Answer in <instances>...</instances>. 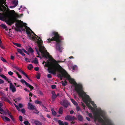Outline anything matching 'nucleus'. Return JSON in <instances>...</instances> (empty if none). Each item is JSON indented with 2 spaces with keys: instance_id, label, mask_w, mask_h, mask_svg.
<instances>
[{
  "instance_id": "6",
  "label": "nucleus",
  "mask_w": 125,
  "mask_h": 125,
  "mask_svg": "<svg viewBox=\"0 0 125 125\" xmlns=\"http://www.w3.org/2000/svg\"><path fill=\"white\" fill-rule=\"evenodd\" d=\"M66 78L69 80L71 84H74L75 85V90L77 93L78 94L79 93L78 92V90L80 92L82 93L84 92L83 90L82 85L81 84H77L73 79L71 78L70 75L68 74Z\"/></svg>"
},
{
  "instance_id": "10",
  "label": "nucleus",
  "mask_w": 125,
  "mask_h": 125,
  "mask_svg": "<svg viewBox=\"0 0 125 125\" xmlns=\"http://www.w3.org/2000/svg\"><path fill=\"white\" fill-rule=\"evenodd\" d=\"M20 81L22 84H23L24 83H25L26 85L27 86L29 87L31 89V91L33 89V87L32 86H31V85L28 83L27 82L25 81L23 79H21V80Z\"/></svg>"
},
{
  "instance_id": "19",
  "label": "nucleus",
  "mask_w": 125,
  "mask_h": 125,
  "mask_svg": "<svg viewBox=\"0 0 125 125\" xmlns=\"http://www.w3.org/2000/svg\"><path fill=\"white\" fill-rule=\"evenodd\" d=\"M78 119L80 121H82L83 120V117L82 116L80 115H79L77 116Z\"/></svg>"
},
{
  "instance_id": "27",
  "label": "nucleus",
  "mask_w": 125,
  "mask_h": 125,
  "mask_svg": "<svg viewBox=\"0 0 125 125\" xmlns=\"http://www.w3.org/2000/svg\"><path fill=\"white\" fill-rule=\"evenodd\" d=\"M51 111L52 115L54 116L56 115V112L52 109Z\"/></svg>"
},
{
  "instance_id": "57",
  "label": "nucleus",
  "mask_w": 125,
  "mask_h": 125,
  "mask_svg": "<svg viewBox=\"0 0 125 125\" xmlns=\"http://www.w3.org/2000/svg\"><path fill=\"white\" fill-rule=\"evenodd\" d=\"M88 115L89 117H90L92 118L93 117V115L91 113H89L88 114Z\"/></svg>"
},
{
  "instance_id": "41",
  "label": "nucleus",
  "mask_w": 125,
  "mask_h": 125,
  "mask_svg": "<svg viewBox=\"0 0 125 125\" xmlns=\"http://www.w3.org/2000/svg\"><path fill=\"white\" fill-rule=\"evenodd\" d=\"M36 39H37V38L33 36L31 40H35Z\"/></svg>"
},
{
  "instance_id": "36",
  "label": "nucleus",
  "mask_w": 125,
  "mask_h": 125,
  "mask_svg": "<svg viewBox=\"0 0 125 125\" xmlns=\"http://www.w3.org/2000/svg\"><path fill=\"white\" fill-rule=\"evenodd\" d=\"M1 60L4 62H7V61L2 57H1L0 58Z\"/></svg>"
},
{
  "instance_id": "61",
  "label": "nucleus",
  "mask_w": 125,
  "mask_h": 125,
  "mask_svg": "<svg viewBox=\"0 0 125 125\" xmlns=\"http://www.w3.org/2000/svg\"><path fill=\"white\" fill-rule=\"evenodd\" d=\"M15 30L16 31H20V32H21V30H20L19 29V28H17V29L15 28Z\"/></svg>"
},
{
  "instance_id": "55",
  "label": "nucleus",
  "mask_w": 125,
  "mask_h": 125,
  "mask_svg": "<svg viewBox=\"0 0 125 125\" xmlns=\"http://www.w3.org/2000/svg\"><path fill=\"white\" fill-rule=\"evenodd\" d=\"M7 113H8V115L10 116V115H11V113H10V112H9V111L8 110H7Z\"/></svg>"
},
{
  "instance_id": "51",
  "label": "nucleus",
  "mask_w": 125,
  "mask_h": 125,
  "mask_svg": "<svg viewBox=\"0 0 125 125\" xmlns=\"http://www.w3.org/2000/svg\"><path fill=\"white\" fill-rule=\"evenodd\" d=\"M8 73L10 75H12L13 74V73L11 71H9L8 72Z\"/></svg>"
},
{
  "instance_id": "60",
  "label": "nucleus",
  "mask_w": 125,
  "mask_h": 125,
  "mask_svg": "<svg viewBox=\"0 0 125 125\" xmlns=\"http://www.w3.org/2000/svg\"><path fill=\"white\" fill-rule=\"evenodd\" d=\"M48 78H51L52 77V76L50 74H48L47 76Z\"/></svg>"
},
{
  "instance_id": "40",
  "label": "nucleus",
  "mask_w": 125,
  "mask_h": 125,
  "mask_svg": "<svg viewBox=\"0 0 125 125\" xmlns=\"http://www.w3.org/2000/svg\"><path fill=\"white\" fill-rule=\"evenodd\" d=\"M23 123L24 124L26 125H28L29 124H29V122L28 121H25Z\"/></svg>"
},
{
  "instance_id": "16",
  "label": "nucleus",
  "mask_w": 125,
  "mask_h": 125,
  "mask_svg": "<svg viewBox=\"0 0 125 125\" xmlns=\"http://www.w3.org/2000/svg\"><path fill=\"white\" fill-rule=\"evenodd\" d=\"M36 125H42V123L37 120H33Z\"/></svg>"
},
{
  "instance_id": "25",
  "label": "nucleus",
  "mask_w": 125,
  "mask_h": 125,
  "mask_svg": "<svg viewBox=\"0 0 125 125\" xmlns=\"http://www.w3.org/2000/svg\"><path fill=\"white\" fill-rule=\"evenodd\" d=\"M26 27H27V29H26V32L27 34L29 35L31 34V33L30 31V30H29L28 28H29L28 27H27V26Z\"/></svg>"
},
{
  "instance_id": "58",
  "label": "nucleus",
  "mask_w": 125,
  "mask_h": 125,
  "mask_svg": "<svg viewBox=\"0 0 125 125\" xmlns=\"http://www.w3.org/2000/svg\"><path fill=\"white\" fill-rule=\"evenodd\" d=\"M4 81L1 79H0V84H2L4 83Z\"/></svg>"
},
{
  "instance_id": "30",
  "label": "nucleus",
  "mask_w": 125,
  "mask_h": 125,
  "mask_svg": "<svg viewBox=\"0 0 125 125\" xmlns=\"http://www.w3.org/2000/svg\"><path fill=\"white\" fill-rule=\"evenodd\" d=\"M13 44L18 47H20L21 46V44L19 43H14Z\"/></svg>"
},
{
  "instance_id": "21",
  "label": "nucleus",
  "mask_w": 125,
  "mask_h": 125,
  "mask_svg": "<svg viewBox=\"0 0 125 125\" xmlns=\"http://www.w3.org/2000/svg\"><path fill=\"white\" fill-rule=\"evenodd\" d=\"M63 107H60L58 111L59 113L61 114H62L63 112Z\"/></svg>"
},
{
  "instance_id": "11",
  "label": "nucleus",
  "mask_w": 125,
  "mask_h": 125,
  "mask_svg": "<svg viewBox=\"0 0 125 125\" xmlns=\"http://www.w3.org/2000/svg\"><path fill=\"white\" fill-rule=\"evenodd\" d=\"M60 104L65 108H67L68 106L69 103L68 102L65 101H63L60 102Z\"/></svg>"
},
{
  "instance_id": "8",
  "label": "nucleus",
  "mask_w": 125,
  "mask_h": 125,
  "mask_svg": "<svg viewBox=\"0 0 125 125\" xmlns=\"http://www.w3.org/2000/svg\"><path fill=\"white\" fill-rule=\"evenodd\" d=\"M6 0H0V11L4 12L6 9V7L3 5L7 6L6 5Z\"/></svg>"
},
{
  "instance_id": "56",
  "label": "nucleus",
  "mask_w": 125,
  "mask_h": 125,
  "mask_svg": "<svg viewBox=\"0 0 125 125\" xmlns=\"http://www.w3.org/2000/svg\"><path fill=\"white\" fill-rule=\"evenodd\" d=\"M21 97H18V98L15 99V100L17 101H19L21 100Z\"/></svg>"
},
{
  "instance_id": "33",
  "label": "nucleus",
  "mask_w": 125,
  "mask_h": 125,
  "mask_svg": "<svg viewBox=\"0 0 125 125\" xmlns=\"http://www.w3.org/2000/svg\"><path fill=\"white\" fill-rule=\"evenodd\" d=\"M37 59L36 58H35V59L33 60L32 62H33L35 64L38 63V61L37 60Z\"/></svg>"
},
{
  "instance_id": "29",
  "label": "nucleus",
  "mask_w": 125,
  "mask_h": 125,
  "mask_svg": "<svg viewBox=\"0 0 125 125\" xmlns=\"http://www.w3.org/2000/svg\"><path fill=\"white\" fill-rule=\"evenodd\" d=\"M33 68V66L31 64H29L28 67V68L30 70H31Z\"/></svg>"
},
{
  "instance_id": "7",
  "label": "nucleus",
  "mask_w": 125,
  "mask_h": 125,
  "mask_svg": "<svg viewBox=\"0 0 125 125\" xmlns=\"http://www.w3.org/2000/svg\"><path fill=\"white\" fill-rule=\"evenodd\" d=\"M101 116L104 118L103 115L101 112H97L95 114V115L94 116V121L96 122L97 120L100 123H103L104 125H106V124L104 120L101 117Z\"/></svg>"
},
{
  "instance_id": "48",
  "label": "nucleus",
  "mask_w": 125,
  "mask_h": 125,
  "mask_svg": "<svg viewBox=\"0 0 125 125\" xmlns=\"http://www.w3.org/2000/svg\"><path fill=\"white\" fill-rule=\"evenodd\" d=\"M56 87V85H52L51 86L52 88L53 89L55 88Z\"/></svg>"
},
{
  "instance_id": "9",
  "label": "nucleus",
  "mask_w": 125,
  "mask_h": 125,
  "mask_svg": "<svg viewBox=\"0 0 125 125\" xmlns=\"http://www.w3.org/2000/svg\"><path fill=\"white\" fill-rule=\"evenodd\" d=\"M76 119V118L74 116L70 115H67L65 117V119L69 121H74Z\"/></svg>"
},
{
  "instance_id": "62",
  "label": "nucleus",
  "mask_w": 125,
  "mask_h": 125,
  "mask_svg": "<svg viewBox=\"0 0 125 125\" xmlns=\"http://www.w3.org/2000/svg\"><path fill=\"white\" fill-rule=\"evenodd\" d=\"M39 69V68L38 67H36L34 68V70L36 71H37Z\"/></svg>"
},
{
  "instance_id": "64",
  "label": "nucleus",
  "mask_w": 125,
  "mask_h": 125,
  "mask_svg": "<svg viewBox=\"0 0 125 125\" xmlns=\"http://www.w3.org/2000/svg\"><path fill=\"white\" fill-rule=\"evenodd\" d=\"M38 93L39 94H40L41 95H42L43 94V93L41 91H39V92H38Z\"/></svg>"
},
{
  "instance_id": "52",
  "label": "nucleus",
  "mask_w": 125,
  "mask_h": 125,
  "mask_svg": "<svg viewBox=\"0 0 125 125\" xmlns=\"http://www.w3.org/2000/svg\"><path fill=\"white\" fill-rule=\"evenodd\" d=\"M15 12V11L14 10H11L9 11V13L11 14L14 13Z\"/></svg>"
},
{
  "instance_id": "54",
  "label": "nucleus",
  "mask_w": 125,
  "mask_h": 125,
  "mask_svg": "<svg viewBox=\"0 0 125 125\" xmlns=\"http://www.w3.org/2000/svg\"><path fill=\"white\" fill-rule=\"evenodd\" d=\"M28 35V36L29 37L30 39H31L33 35H32L31 33L29 34Z\"/></svg>"
},
{
  "instance_id": "47",
  "label": "nucleus",
  "mask_w": 125,
  "mask_h": 125,
  "mask_svg": "<svg viewBox=\"0 0 125 125\" xmlns=\"http://www.w3.org/2000/svg\"><path fill=\"white\" fill-rule=\"evenodd\" d=\"M62 85L64 86H65L66 85V84L63 81H62Z\"/></svg>"
},
{
  "instance_id": "3",
  "label": "nucleus",
  "mask_w": 125,
  "mask_h": 125,
  "mask_svg": "<svg viewBox=\"0 0 125 125\" xmlns=\"http://www.w3.org/2000/svg\"><path fill=\"white\" fill-rule=\"evenodd\" d=\"M37 40H38L37 43L39 48H35V49L38 54L39 55V50L42 53L43 57L46 59H50L52 58V56L50 55L49 53L47 52L45 47L43 46V42L42 40L38 39H37Z\"/></svg>"
},
{
  "instance_id": "23",
  "label": "nucleus",
  "mask_w": 125,
  "mask_h": 125,
  "mask_svg": "<svg viewBox=\"0 0 125 125\" xmlns=\"http://www.w3.org/2000/svg\"><path fill=\"white\" fill-rule=\"evenodd\" d=\"M90 101H89V102L91 103V104H92V105L94 107H96L97 106L96 104H94V102L93 101H91V99L90 98Z\"/></svg>"
},
{
  "instance_id": "5",
  "label": "nucleus",
  "mask_w": 125,
  "mask_h": 125,
  "mask_svg": "<svg viewBox=\"0 0 125 125\" xmlns=\"http://www.w3.org/2000/svg\"><path fill=\"white\" fill-rule=\"evenodd\" d=\"M78 91L79 93V95L82 98L83 101L86 104L87 106L91 110H93L94 109L93 108L91 105L90 103H88L89 101H90L89 96L87 95L84 92L82 93L79 90H78Z\"/></svg>"
},
{
  "instance_id": "22",
  "label": "nucleus",
  "mask_w": 125,
  "mask_h": 125,
  "mask_svg": "<svg viewBox=\"0 0 125 125\" xmlns=\"http://www.w3.org/2000/svg\"><path fill=\"white\" fill-rule=\"evenodd\" d=\"M71 100L74 105L76 106L78 105V103L73 99H71Z\"/></svg>"
},
{
  "instance_id": "28",
  "label": "nucleus",
  "mask_w": 125,
  "mask_h": 125,
  "mask_svg": "<svg viewBox=\"0 0 125 125\" xmlns=\"http://www.w3.org/2000/svg\"><path fill=\"white\" fill-rule=\"evenodd\" d=\"M0 76L2 78H4L5 80H6L7 81H8V80L7 79V77L3 74H0Z\"/></svg>"
},
{
  "instance_id": "50",
  "label": "nucleus",
  "mask_w": 125,
  "mask_h": 125,
  "mask_svg": "<svg viewBox=\"0 0 125 125\" xmlns=\"http://www.w3.org/2000/svg\"><path fill=\"white\" fill-rule=\"evenodd\" d=\"M28 28L29 29V30H30V31H31V32L34 35V36H36L37 35H36V34H35V33H34L33 31H32V30L30 29V28Z\"/></svg>"
},
{
  "instance_id": "59",
  "label": "nucleus",
  "mask_w": 125,
  "mask_h": 125,
  "mask_svg": "<svg viewBox=\"0 0 125 125\" xmlns=\"http://www.w3.org/2000/svg\"><path fill=\"white\" fill-rule=\"evenodd\" d=\"M22 51H23L25 53H28L27 51L26 50H25L24 49H22Z\"/></svg>"
},
{
  "instance_id": "45",
  "label": "nucleus",
  "mask_w": 125,
  "mask_h": 125,
  "mask_svg": "<svg viewBox=\"0 0 125 125\" xmlns=\"http://www.w3.org/2000/svg\"><path fill=\"white\" fill-rule=\"evenodd\" d=\"M77 67V66L76 65H74L73 66H72V68L73 70H74Z\"/></svg>"
},
{
  "instance_id": "35",
  "label": "nucleus",
  "mask_w": 125,
  "mask_h": 125,
  "mask_svg": "<svg viewBox=\"0 0 125 125\" xmlns=\"http://www.w3.org/2000/svg\"><path fill=\"white\" fill-rule=\"evenodd\" d=\"M14 105L16 107V108L19 111H20V109L19 108V107L17 105L15 104H14Z\"/></svg>"
},
{
  "instance_id": "31",
  "label": "nucleus",
  "mask_w": 125,
  "mask_h": 125,
  "mask_svg": "<svg viewBox=\"0 0 125 125\" xmlns=\"http://www.w3.org/2000/svg\"><path fill=\"white\" fill-rule=\"evenodd\" d=\"M51 59H52V60L51 61V62H52L53 61V60L54 59H53L52 58H52H51ZM51 59V58L50 59ZM48 62H49V61H48L47 62H45V61H43V62H42V63L43 64H44V63H45V65H44V66H45L46 67H48H48H46L45 66V65L46 64H47V63Z\"/></svg>"
},
{
  "instance_id": "49",
  "label": "nucleus",
  "mask_w": 125,
  "mask_h": 125,
  "mask_svg": "<svg viewBox=\"0 0 125 125\" xmlns=\"http://www.w3.org/2000/svg\"><path fill=\"white\" fill-rule=\"evenodd\" d=\"M80 110V108L79 106H77L76 107V110L78 112Z\"/></svg>"
},
{
  "instance_id": "20",
  "label": "nucleus",
  "mask_w": 125,
  "mask_h": 125,
  "mask_svg": "<svg viewBox=\"0 0 125 125\" xmlns=\"http://www.w3.org/2000/svg\"><path fill=\"white\" fill-rule=\"evenodd\" d=\"M1 100L4 101H6L9 102L10 100L8 98L4 96H2L1 98Z\"/></svg>"
},
{
  "instance_id": "32",
  "label": "nucleus",
  "mask_w": 125,
  "mask_h": 125,
  "mask_svg": "<svg viewBox=\"0 0 125 125\" xmlns=\"http://www.w3.org/2000/svg\"><path fill=\"white\" fill-rule=\"evenodd\" d=\"M28 51L29 52L32 53L33 52V50L32 48L30 47L28 49Z\"/></svg>"
},
{
  "instance_id": "24",
  "label": "nucleus",
  "mask_w": 125,
  "mask_h": 125,
  "mask_svg": "<svg viewBox=\"0 0 125 125\" xmlns=\"http://www.w3.org/2000/svg\"><path fill=\"white\" fill-rule=\"evenodd\" d=\"M2 118L3 120H4V119H5V120L7 121H10V119L6 116H2Z\"/></svg>"
},
{
  "instance_id": "4",
  "label": "nucleus",
  "mask_w": 125,
  "mask_h": 125,
  "mask_svg": "<svg viewBox=\"0 0 125 125\" xmlns=\"http://www.w3.org/2000/svg\"><path fill=\"white\" fill-rule=\"evenodd\" d=\"M18 15L14 16L6 20V22L9 25H11L13 24L15 22L17 23L15 24V25L17 28H23V25L20 23L21 20H19L17 19V18L19 17Z\"/></svg>"
},
{
  "instance_id": "39",
  "label": "nucleus",
  "mask_w": 125,
  "mask_h": 125,
  "mask_svg": "<svg viewBox=\"0 0 125 125\" xmlns=\"http://www.w3.org/2000/svg\"><path fill=\"white\" fill-rule=\"evenodd\" d=\"M35 103L37 104H41V102L40 101L38 100H36L35 101Z\"/></svg>"
},
{
  "instance_id": "42",
  "label": "nucleus",
  "mask_w": 125,
  "mask_h": 125,
  "mask_svg": "<svg viewBox=\"0 0 125 125\" xmlns=\"http://www.w3.org/2000/svg\"><path fill=\"white\" fill-rule=\"evenodd\" d=\"M19 119L20 121L22 122L23 121L22 117L21 116H19Z\"/></svg>"
},
{
  "instance_id": "13",
  "label": "nucleus",
  "mask_w": 125,
  "mask_h": 125,
  "mask_svg": "<svg viewBox=\"0 0 125 125\" xmlns=\"http://www.w3.org/2000/svg\"><path fill=\"white\" fill-rule=\"evenodd\" d=\"M6 19V17L5 15L3 13H0V20L4 21Z\"/></svg>"
},
{
  "instance_id": "37",
  "label": "nucleus",
  "mask_w": 125,
  "mask_h": 125,
  "mask_svg": "<svg viewBox=\"0 0 125 125\" xmlns=\"http://www.w3.org/2000/svg\"><path fill=\"white\" fill-rule=\"evenodd\" d=\"M25 60L27 62H30L31 60L30 59L27 58H26L25 57Z\"/></svg>"
},
{
  "instance_id": "34",
  "label": "nucleus",
  "mask_w": 125,
  "mask_h": 125,
  "mask_svg": "<svg viewBox=\"0 0 125 125\" xmlns=\"http://www.w3.org/2000/svg\"><path fill=\"white\" fill-rule=\"evenodd\" d=\"M40 105L42 106V107L43 109L44 110H45L46 111H47V108L44 105L42 104H40Z\"/></svg>"
},
{
  "instance_id": "44",
  "label": "nucleus",
  "mask_w": 125,
  "mask_h": 125,
  "mask_svg": "<svg viewBox=\"0 0 125 125\" xmlns=\"http://www.w3.org/2000/svg\"><path fill=\"white\" fill-rule=\"evenodd\" d=\"M22 113L23 114H25V110L24 109H22L21 110Z\"/></svg>"
},
{
  "instance_id": "17",
  "label": "nucleus",
  "mask_w": 125,
  "mask_h": 125,
  "mask_svg": "<svg viewBox=\"0 0 125 125\" xmlns=\"http://www.w3.org/2000/svg\"><path fill=\"white\" fill-rule=\"evenodd\" d=\"M12 3L14 5V7H15L17 6L18 4V2L17 0H14L12 1Z\"/></svg>"
},
{
  "instance_id": "38",
  "label": "nucleus",
  "mask_w": 125,
  "mask_h": 125,
  "mask_svg": "<svg viewBox=\"0 0 125 125\" xmlns=\"http://www.w3.org/2000/svg\"><path fill=\"white\" fill-rule=\"evenodd\" d=\"M1 26L4 29H6L7 28V26L5 25L4 24H2Z\"/></svg>"
},
{
  "instance_id": "63",
  "label": "nucleus",
  "mask_w": 125,
  "mask_h": 125,
  "mask_svg": "<svg viewBox=\"0 0 125 125\" xmlns=\"http://www.w3.org/2000/svg\"><path fill=\"white\" fill-rule=\"evenodd\" d=\"M10 57H11V58H10L12 60H14V56H13L12 55H11Z\"/></svg>"
},
{
  "instance_id": "26",
  "label": "nucleus",
  "mask_w": 125,
  "mask_h": 125,
  "mask_svg": "<svg viewBox=\"0 0 125 125\" xmlns=\"http://www.w3.org/2000/svg\"><path fill=\"white\" fill-rule=\"evenodd\" d=\"M57 122L59 125H64V123L63 121L61 120H58Z\"/></svg>"
},
{
  "instance_id": "18",
  "label": "nucleus",
  "mask_w": 125,
  "mask_h": 125,
  "mask_svg": "<svg viewBox=\"0 0 125 125\" xmlns=\"http://www.w3.org/2000/svg\"><path fill=\"white\" fill-rule=\"evenodd\" d=\"M52 98L53 99H54L56 97L55 93L54 91H52Z\"/></svg>"
},
{
  "instance_id": "46",
  "label": "nucleus",
  "mask_w": 125,
  "mask_h": 125,
  "mask_svg": "<svg viewBox=\"0 0 125 125\" xmlns=\"http://www.w3.org/2000/svg\"><path fill=\"white\" fill-rule=\"evenodd\" d=\"M17 50L18 52L20 53H21V52H22V49L21 50L20 49H18Z\"/></svg>"
},
{
  "instance_id": "43",
  "label": "nucleus",
  "mask_w": 125,
  "mask_h": 125,
  "mask_svg": "<svg viewBox=\"0 0 125 125\" xmlns=\"http://www.w3.org/2000/svg\"><path fill=\"white\" fill-rule=\"evenodd\" d=\"M18 106L20 108H22L23 107V105L21 103H20L19 104Z\"/></svg>"
},
{
  "instance_id": "14",
  "label": "nucleus",
  "mask_w": 125,
  "mask_h": 125,
  "mask_svg": "<svg viewBox=\"0 0 125 125\" xmlns=\"http://www.w3.org/2000/svg\"><path fill=\"white\" fill-rule=\"evenodd\" d=\"M28 108L31 110H33L34 109V106L30 103H29L28 104Z\"/></svg>"
},
{
  "instance_id": "12",
  "label": "nucleus",
  "mask_w": 125,
  "mask_h": 125,
  "mask_svg": "<svg viewBox=\"0 0 125 125\" xmlns=\"http://www.w3.org/2000/svg\"><path fill=\"white\" fill-rule=\"evenodd\" d=\"M10 88L12 92L14 93L16 91V89L14 86L11 83H10Z\"/></svg>"
},
{
  "instance_id": "2",
  "label": "nucleus",
  "mask_w": 125,
  "mask_h": 125,
  "mask_svg": "<svg viewBox=\"0 0 125 125\" xmlns=\"http://www.w3.org/2000/svg\"><path fill=\"white\" fill-rule=\"evenodd\" d=\"M51 36H52V38H49L47 39L48 43H51V42L54 41L56 42V48L58 51L61 52L62 47H61V43L62 41L63 40V38L62 37L60 36L57 32L53 31L52 32Z\"/></svg>"
},
{
  "instance_id": "1",
  "label": "nucleus",
  "mask_w": 125,
  "mask_h": 125,
  "mask_svg": "<svg viewBox=\"0 0 125 125\" xmlns=\"http://www.w3.org/2000/svg\"><path fill=\"white\" fill-rule=\"evenodd\" d=\"M56 62V61L53 59L52 62H48L45 65L46 66L48 67L47 69L48 72L55 74L56 72L58 71L61 73L58 75L61 78V79H62V78L63 77L66 78L68 74V73L64 70L62 71V68L59 64L57 65L55 63Z\"/></svg>"
},
{
  "instance_id": "15",
  "label": "nucleus",
  "mask_w": 125,
  "mask_h": 125,
  "mask_svg": "<svg viewBox=\"0 0 125 125\" xmlns=\"http://www.w3.org/2000/svg\"><path fill=\"white\" fill-rule=\"evenodd\" d=\"M15 68L19 72H21L22 74L23 75H25V76H27V75H26V74L23 71H22L21 69H20V68L18 67H16Z\"/></svg>"
},
{
  "instance_id": "53",
  "label": "nucleus",
  "mask_w": 125,
  "mask_h": 125,
  "mask_svg": "<svg viewBox=\"0 0 125 125\" xmlns=\"http://www.w3.org/2000/svg\"><path fill=\"white\" fill-rule=\"evenodd\" d=\"M10 118H11V119L13 121H15V119L14 118H13V116L12 115H10Z\"/></svg>"
}]
</instances>
